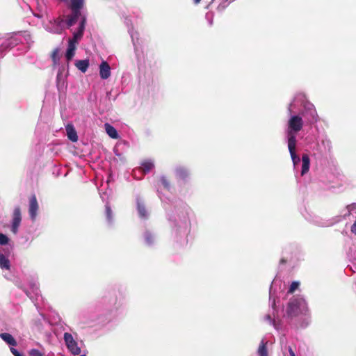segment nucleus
I'll use <instances>...</instances> for the list:
<instances>
[{
	"mask_svg": "<svg viewBox=\"0 0 356 356\" xmlns=\"http://www.w3.org/2000/svg\"><path fill=\"white\" fill-rule=\"evenodd\" d=\"M154 167V164L150 161H145L142 163L141 168L145 173L149 172Z\"/></svg>",
	"mask_w": 356,
	"mask_h": 356,
	"instance_id": "obj_16",
	"label": "nucleus"
},
{
	"mask_svg": "<svg viewBox=\"0 0 356 356\" xmlns=\"http://www.w3.org/2000/svg\"><path fill=\"white\" fill-rule=\"evenodd\" d=\"M302 126L303 120L302 118L298 115L292 116L288 122V140L290 138V135L296 137L295 134L300 131L302 129Z\"/></svg>",
	"mask_w": 356,
	"mask_h": 356,
	"instance_id": "obj_1",
	"label": "nucleus"
},
{
	"mask_svg": "<svg viewBox=\"0 0 356 356\" xmlns=\"http://www.w3.org/2000/svg\"><path fill=\"white\" fill-rule=\"evenodd\" d=\"M76 42H74L71 40H69V44H68V49H72V51H75L76 49Z\"/></svg>",
	"mask_w": 356,
	"mask_h": 356,
	"instance_id": "obj_31",
	"label": "nucleus"
},
{
	"mask_svg": "<svg viewBox=\"0 0 356 356\" xmlns=\"http://www.w3.org/2000/svg\"><path fill=\"white\" fill-rule=\"evenodd\" d=\"M160 181H161V184L163 186V187L167 189V190H169L170 189V182L168 180L167 177H165V176H162L161 178H160Z\"/></svg>",
	"mask_w": 356,
	"mask_h": 356,
	"instance_id": "obj_23",
	"label": "nucleus"
},
{
	"mask_svg": "<svg viewBox=\"0 0 356 356\" xmlns=\"http://www.w3.org/2000/svg\"><path fill=\"white\" fill-rule=\"evenodd\" d=\"M64 340L67 348L72 354L78 355L81 353V348L78 346L76 341L74 339L71 334L65 332L64 334Z\"/></svg>",
	"mask_w": 356,
	"mask_h": 356,
	"instance_id": "obj_2",
	"label": "nucleus"
},
{
	"mask_svg": "<svg viewBox=\"0 0 356 356\" xmlns=\"http://www.w3.org/2000/svg\"><path fill=\"white\" fill-rule=\"evenodd\" d=\"M350 231L353 234L356 235V220L354 222V223L352 225Z\"/></svg>",
	"mask_w": 356,
	"mask_h": 356,
	"instance_id": "obj_32",
	"label": "nucleus"
},
{
	"mask_svg": "<svg viewBox=\"0 0 356 356\" xmlns=\"http://www.w3.org/2000/svg\"><path fill=\"white\" fill-rule=\"evenodd\" d=\"M105 129L107 134L113 139H117L119 137L117 130L112 125L108 123L105 124Z\"/></svg>",
	"mask_w": 356,
	"mask_h": 356,
	"instance_id": "obj_12",
	"label": "nucleus"
},
{
	"mask_svg": "<svg viewBox=\"0 0 356 356\" xmlns=\"http://www.w3.org/2000/svg\"><path fill=\"white\" fill-rule=\"evenodd\" d=\"M289 354L291 356H296L294 352L293 351V350L291 347H289Z\"/></svg>",
	"mask_w": 356,
	"mask_h": 356,
	"instance_id": "obj_33",
	"label": "nucleus"
},
{
	"mask_svg": "<svg viewBox=\"0 0 356 356\" xmlns=\"http://www.w3.org/2000/svg\"><path fill=\"white\" fill-rule=\"evenodd\" d=\"M200 1H201V0H194V3H195V4L199 3Z\"/></svg>",
	"mask_w": 356,
	"mask_h": 356,
	"instance_id": "obj_35",
	"label": "nucleus"
},
{
	"mask_svg": "<svg viewBox=\"0 0 356 356\" xmlns=\"http://www.w3.org/2000/svg\"><path fill=\"white\" fill-rule=\"evenodd\" d=\"M39 209V205L35 195H32L29 199V213L31 218L35 220L38 211Z\"/></svg>",
	"mask_w": 356,
	"mask_h": 356,
	"instance_id": "obj_5",
	"label": "nucleus"
},
{
	"mask_svg": "<svg viewBox=\"0 0 356 356\" xmlns=\"http://www.w3.org/2000/svg\"><path fill=\"white\" fill-rule=\"evenodd\" d=\"M76 67L82 72H86L89 67L88 60H79L75 63Z\"/></svg>",
	"mask_w": 356,
	"mask_h": 356,
	"instance_id": "obj_13",
	"label": "nucleus"
},
{
	"mask_svg": "<svg viewBox=\"0 0 356 356\" xmlns=\"http://www.w3.org/2000/svg\"><path fill=\"white\" fill-rule=\"evenodd\" d=\"M145 241L147 244H151L153 243L154 241V237L151 234V233L147 232L145 234Z\"/></svg>",
	"mask_w": 356,
	"mask_h": 356,
	"instance_id": "obj_25",
	"label": "nucleus"
},
{
	"mask_svg": "<svg viewBox=\"0 0 356 356\" xmlns=\"http://www.w3.org/2000/svg\"><path fill=\"white\" fill-rule=\"evenodd\" d=\"M29 354V356H43V355L37 349H31Z\"/></svg>",
	"mask_w": 356,
	"mask_h": 356,
	"instance_id": "obj_29",
	"label": "nucleus"
},
{
	"mask_svg": "<svg viewBox=\"0 0 356 356\" xmlns=\"http://www.w3.org/2000/svg\"><path fill=\"white\" fill-rule=\"evenodd\" d=\"M84 5V0H70V8L81 9Z\"/></svg>",
	"mask_w": 356,
	"mask_h": 356,
	"instance_id": "obj_15",
	"label": "nucleus"
},
{
	"mask_svg": "<svg viewBox=\"0 0 356 356\" xmlns=\"http://www.w3.org/2000/svg\"><path fill=\"white\" fill-rule=\"evenodd\" d=\"M74 51H72V49H67L65 57L68 61H70V60L72 59V58L74 55Z\"/></svg>",
	"mask_w": 356,
	"mask_h": 356,
	"instance_id": "obj_28",
	"label": "nucleus"
},
{
	"mask_svg": "<svg viewBox=\"0 0 356 356\" xmlns=\"http://www.w3.org/2000/svg\"><path fill=\"white\" fill-rule=\"evenodd\" d=\"M8 238L6 235L1 233L0 234V245H6L8 243Z\"/></svg>",
	"mask_w": 356,
	"mask_h": 356,
	"instance_id": "obj_26",
	"label": "nucleus"
},
{
	"mask_svg": "<svg viewBox=\"0 0 356 356\" xmlns=\"http://www.w3.org/2000/svg\"><path fill=\"white\" fill-rule=\"evenodd\" d=\"M137 209H138L139 215L141 218H145L147 216V211H146L145 206L142 202H138Z\"/></svg>",
	"mask_w": 356,
	"mask_h": 356,
	"instance_id": "obj_19",
	"label": "nucleus"
},
{
	"mask_svg": "<svg viewBox=\"0 0 356 356\" xmlns=\"http://www.w3.org/2000/svg\"><path fill=\"white\" fill-rule=\"evenodd\" d=\"M67 19H66V24L67 26V27H71L74 24H76V22H77V19H76L72 14L71 15H67Z\"/></svg>",
	"mask_w": 356,
	"mask_h": 356,
	"instance_id": "obj_22",
	"label": "nucleus"
},
{
	"mask_svg": "<svg viewBox=\"0 0 356 356\" xmlns=\"http://www.w3.org/2000/svg\"><path fill=\"white\" fill-rule=\"evenodd\" d=\"M72 10V15L76 18L79 19V17L81 15V9H74L70 8Z\"/></svg>",
	"mask_w": 356,
	"mask_h": 356,
	"instance_id": "obj_27",
	"label": "nucleus"
},
{
	"mask_svg": "<svg viewBox=\"0 0 356 356\" xmlns=\"http://www.w3.org/2000/svg\"><path fill=\"white\" fill-rule=\"evenodd\" d=\"M86 24V16H82L81 22L79 23V28L85 30Z\"/></svg>",
	"mask_w": 356,
	"mask_h": 356,
	"instance_id": "obj_30",
	"label": "nucleus"
},
{
	"mask_svg": "<svg viewBox=\"0 0 356 356\" xmlns=\"http://www.w3.org/2000/svg\"><path fill=\"white\" fill-rule=\"evenodd\" d=\"M300 283L298 282H293L288 291L289 293H293L298 288Z\"/></svg>",
	"mask_w": 356,
	"mask_h": 356,
	"instance_id": "obj_24",
	"label": "nucleus"
},
{
	"mask_svg": "<svg viewBox=\"0 0 356 356\" xmlns=\"http://www.w3.org/2000/svg\"><path fill=\"white\" fill-rule=\"evenodd\" d=\"M51 59L54 65L58 64L60 60L58 49H56L52 51Z\"/></svg>",
	"mask_w": 356,
	"mask_h": 356,
	"instance_id": "obj_20",
	"label": "nucleus"
},
{
	"mask_svg": "<svg viewBox=\"0 0 356 356\" xmlns=\"http://www.w3.org/2000/svg\"><path fill=\"white\" fill-rule=\"evenodd\" d=\"M300 312V307L296 300L290 301L286 307V314L288 316L293 318L297 316Z\"/></svg>",
	"mask_w": 356,
	"mask_h": 356,
	"instance_id": "obj_6",
	"label": "nucleus"
},
{
	"mask_svg": "<svg viewBox=\"0 0 356 356\" xmlns=\"http://www.w3.org/2000/svg\"><path fill=\"white\" fill-rule=\"evenodd\" d=\"M302 170H301V175H304L306 174L309 170L310 165V159L307 154H303L302 156Z\"/></svg>",
	"mask_w": 356,
	"mask_h": 356,
	"instance_id": "obj_10",
	"label": "nucleus"
},
{
	"mask_svg": "<svg viewBox=\"0 0 356 356\" xmlns=\"http://www.w3.org/2000/svg\"><path fill=\"white\" fill-rule=\"evenodd\" d=\"M22 221V213L19 207H16L13 213V219H12V225H11V231L14 234H17L18 232V228L21 224Z\"/></svg>",
	"mask_w": 356,
	"mask_h": 356,
	"instance_id": "obj_3",
	"label": "nucleus"
},
{
	"mask_svg": "<svg viewBox=\"0 0 356 356\" xmlns=\"http://www.w3.org/2000/svg\"><path fill=\"white\" fill-rule=\"evenodd\" d=\"M65 129L69 140H70L72 142H76L78 140V136L73 125L67 124Z\"/></svg>",
	"mask_w": 356,
	"mask_h": 356,
	"instance_id": "obj_8",
	"label": "nucleus"
},
{
	"mask_svg": "<svg viewBox=\"0 0 356 356\" xmlns=\"http://www.w3.org/2000/svg\"><path fill=\"white\" fill-rule=\"evenodd\" d=\"M296 138L292 135H290V138L289 139L288 141V148L294 165H296L300 161V158L296 154Z\"/></svg>",
	"mask_w": 356,
	"mask_h": 356,
	"instance_id": "obj_4",
	"label": "nucleus"
},
{
	"mask_svg": "<svg viewBox=\"0 0 356 356\" xmlns=\"http://www.w3.org/2000/svg\"><path fill=\"white\" fill-rule=\"evenodd\" d=\"M105 212L107 221L111 222L113 220V213L111 208L108 204L105 206Z\"/></svg>",
	"mask_w": 356,
	"mask_h": 356,
	"instance_id": "obj_21",
	"label": "nucleus"
},
{
	"mask_svg": "<svg viewBox=\"0 0 356 356\" xmlns=\"http://www.w3.org/2000/svg\"><path fill=\"white\" fill-rule=\"evenodd\" d=\"M176 177L179 179H186L188 175V171L186 168L184 167H179L175 170Z\"/></svg>",
	"mask_w": 356,
	"mask_h": 356,
	"instance_id": "obj_11",
	"label": "nucleus"
},
{
	"mask_svg": "<svg viewBox=\"0 0 356 356\" xmlns=\"http://www.w3.org/2000/svg\"><path fill=\"white\" fill-rule=\"evenodd\" d=\"M79 356H86V355H79Z\"/></svg>",
	"mask_w": 356,
	"mask_h": 356,
	"instance_id": "obj_36",
	"label": "nucleus"
},
{
	"mask_svg": "<svg viewBox=\"0 0 356 356\" xmlns=\"http://www.w3.org/2000/svg\"><path fill=\"white\" fill-rule=\"evenodd\" d=\"M0 337L2 340H3L7 344H8L10 346H16L17 345V341L9 333H7V332L1 333Z\"/></svg>",
	"mask_w": 356,
	"mask_h": 356,
	"instance_id": "obj_9",
	"label": "nucleus"
},
{
	"mask_svg": "<svg viewBox=\"0 0 356 356\" xmlns=\"http://www.w3.org/2000/svg\"><path fill=\"white\" fill-rule=\"evenodd\" d=\"M286 263V259H285L284 258H282L280 261V264H285Z\"/></svg>",
	"mask_w": 356,
	"mask_h": 356,
	"instance_id": "obj_34",
	"label": "nucleus"
},
{
	"mask_svg": "<svg viewBox=\"0 0 356 356\" xmlns=\"http://www.w3.org/2000/svg\"><path fill=\"white\" fill-rule=\"evenodd\" d=\"M258 354L259 356H268L266 343L264 341H262L259 345Z\"/></svg>",
	"mask_w": 356,
	"mask_h": 356,
	"instance_id": "obj_18",
	"label": "nucleus"
},
{
	"mask_svg": "<svg viewBox=\"0 0 356 356\" xmlns=\"http://www.w3.org/2000/svg\"><path fill=\"white\" fill-rule=\"evenodd\" d=\"M99 75L102 79H107L111 76V67L106 61H102L100 64Z\"/></svg>",
	"mask_w": 356,
	"mask_h": 356,
	"instance_id": "obj_7",
	"label": "nucleus"
},
{
	"mask_svg": "<svg viewBox=\"0 0 356 356\" xmlns=\"http://www.w3.org/2000/svg\"><path fill=\"white\" fill-rule=\"evenodd\" d=\"M84 30L80 28H78L77 31L73 33V37L70 40L77 42L79 40H81L83 35Z\"/></svg>",
	"mask_w": 356,
	"mask_h": 356,
	"instance_id": "obj_17",
	"label": "nucleus"
},
{
	"mask_svg": "<svg viewBox=\"0 0 356 356\" xmlns=\"http://www.w3.org/2000/svg\"><path fill=\"white\" fill-rule=\"evenodd\" d=\"M0 268L6 270L10 268V261L2 253H0Z\"/></svg>",
	"mask_w": 356,
	"mask_h": 356,
	"instance_id": "obj_14",
	"label": "nucleus"
}]
</instances>
